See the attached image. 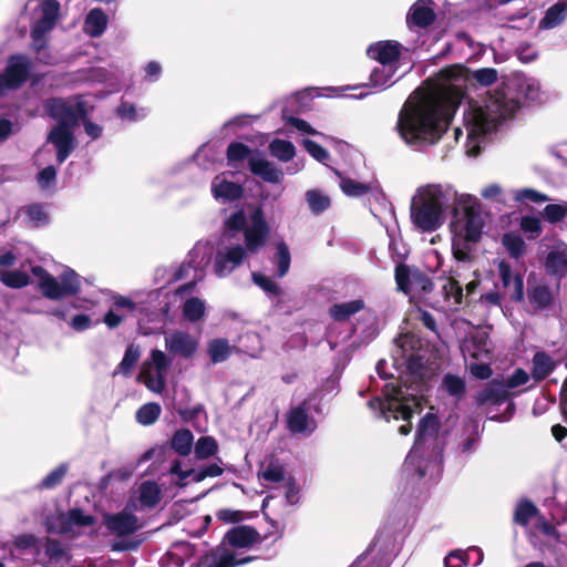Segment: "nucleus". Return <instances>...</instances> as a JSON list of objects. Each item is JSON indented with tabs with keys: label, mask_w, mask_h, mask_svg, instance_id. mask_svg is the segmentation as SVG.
<instances>
[{
	"label": "nucleus",
	"mask_w": 567,
	"mask_h": 567,
	"mask_svg": "<svg viewBox=\"0 0 567 567\" xmlns=\"http://www.w3.org/2000/svg\"><path fill=\"white\" fill-rule=\"evenodd\" d=\"M567 13V0H558L548 8L544 18L539 21L538 29L550 30L561 24Z\"/></svg>",
	"instance_id": "c85d7f7f"
},
{
	"label": "nucleus",
	"mask_w": 567,
	"mask_h": 567,
	"mask_svg": "<svg viewBox=\"0 0 567 567\" xmlns=\"http://www.w3.org/2000/svg\"><path fill=\"white\" fill-rule=\"evenodd\" d=\"M489 362L491 360H475V362L470 364L471 373L477 379H488L492 375Z\"/></svg>",
	"instance_id": "338daca9"
},
{
	"label": "nucleus",
	"mask_w": 567,
	"mask_h": 567,
	"mask_svg": "<svg viewBox=\"0 0 567 567\" xmlns=\"http://www.w3.org/2000/svg\"><path fill=\"white\" fill-rule=\"evenodd\" d=\"M462 352L465 358L473 360H491L492 343L484 331H476L466 338L462 344Z\"/></svg>",
	"instance_id": "dca6fc26"
},
{
	"label": "nucleus",
	"mask_w": 567,
	"mask_h": 567,
	"mask_svg": "<svg viewBox=\"0 0 567 567\" xmlns=\"http://www.w3.org/2000/svg\"><path fill=\"white\" fill-rule=\"evenodd\" d=\"M472 554L476 555V560L474 561V566H478L482 564L484 559V553L478 547H470L466 550H454L451 551L444 559L445 567H464L471 563Z\"/></svg>",
	"instance_id": "bb28decb"
},
{
	"label": "nucleus",
	"mask_w": 567,
	"mask_h": 567,
	"mask_svg": "<svg viewBox=\"0 0 567 567\" xmlns=\"http://www.w3.org/2000/svg\"><path fill=\"white\" fill-rule=\"evenodd\" d=\"M269 227L261 208L249 216L244 212L234 213L225 220V231L216 248L213 270L224 278L238 268L247 254H257L266 244Z\"/></svg>",
	"instance_id": "7ed1b4c3"
},
{
	"label": "nucleus",
	"mask_w": 567,
	"mask_h": 567,
	"mask_svg": "<svg viewBox=\"0 0 567 567\" xmlns=\"http://www.w3.org/2000/svg\"><path fill=\"white\" fill-rule=\"evenodd\" d=\"M402 45L396 41H380L371 44L368 55L380 64H394L401 55Z\"/></svg>",
	"instance_id": "412c9836"
},
{
	"label": "nucleus",
	"mask_w": 567,
	"mask_h": 567,
	"mask_svg": "<svg viewBox=\"0 0 567 567\" xmlns=\"http://www.w3.org/2000/svg\"><path fill=\"white\" fill-rule=\"evenodd\" d=\"M434 19L435 13L431 0H417L408 13V22L420 28L430 25Z\"/></svg>",
	"instance_id": "a878e982"
},
{
	"label": "nucleus",
	"mask_w": 567,
	"mask_h": 567,
	"mask_svg": "<svg viewBox=\"0 0 567 567\" xmlns=\"http://www.w3.org/2000/svg\"><path fill=\"white\" fill-rule=\"evenodd\" d=\"M278 276L284 277L290 267V252L285 243L277 245Z\"/></svg>",
	"instance_id": "052dcab7"
},
{
	"label": "nucleus",
	"mask_w": 567,
	"mask_h": 567,
	"mask_svg": "<svg viewBox=\"0 0 567 567\" xmlns=\"http://www.w3.org/2000/svg\"><path fill=\"white\" fill-rule=\"evenodd\" d=\"M512 195L514 200L518 203L532 202L540 204L550 200V198L546 194H543L533 188L514 189L512 190Z\"/></svg>",
	"instance_id": "49530a36"
},
{
	"label": "nucleus",
	"mask_w": 567,
	"mask_h": 567,
	"mask_svg": "<svg viewBox=\"0 0 567 567\" xmlns=\"http://www.w3.org/2000/svg\"><path fill=\"white\" fill-rule=\"evenodd\" d=\"M461 193L447 183H431L416 188L410 207L411 221L423 233L439 229L449 210L454 213Z\"/></svg>",
	"instance_id": "20e7f679"
},
{
	"label": "nucleus",
	"mask_w": 567,
	"mask_h": 567,
	"mask_svg": "<svg viewBox=\"0 0 567 567\" xmlns=\"http://www.w3.org/2000/svg\"><path fill=\"white\" fill-rule=\"evenodd\" d=\"M498 272L503 287L507 289L511 298L520 301L524 298V281L519 275H514L509 264L502 260L498 262Z\"/></svg>",
	"instance_id": "4be33fe9"
},
{
	"label": "nucleus",
	"mask_w": 567,
	"mask_h": 567,
	"mask_svg": "<svg viewBox=\"0 0 567 567\" xmlns=\"http://www.w3.org/2000/svg\"><path fill=\"white\" fill-rule=\"evenodd\" d=\"M243 192L241 185L230 181L226 173L217 175L212 181V194L218 202L227 203L236 200L241 197Z\"/></svg>",
	"instance_id": "a211bd4d"
},
{
	"label": "nucleus",
	"mask_w": 567,
	"mask_h": 567,
	"mask_svg": "<svg viewBox=\"0 0 567 567\" xmlns=\"http://www.w3.org/2000/svg\"><path fill=\"white\" fill-rule=\"evenodd\" d=\"M212 252V247L209 243H197L194 248L189 252L190 262L194 264L196 268L204 267L208 264V256Z\"/></svg>",
	"instance_id": "de8ad7c7"
},
{
	"label": "nucleus",
	"mask_w": 567,
	"mask_h": 567,
	"mask_svg": "<svg viewBox=\"0 0 567 567\" xmlns=\"http://www.w3.org/2000/svg\"><path fill=\"white\" fill-rule=\"evenodd\" d=\"M164 343L165 349L172 355L184 359L193 358L199 348V339L182 330L166 333L164 337Z\"/></svg>",
	"instance_id": "4468645a"
},
{
	"label": "nucleus",
	"mask_w": 567,
	"mask_h": 567,
	"mask_svg": "<svg viewBox=\"0 0 567 567\" xmlns=\"http://www.w3.org/2000/svg\"><path fill=\"white\" fill-rule=\"evenodd\" d=\"M540 85L535 79L519 78L489 94L484 104L471 103L464 113L466 153L476 156L482 140L493 132L502 120L512 116L524 101L540 100Z\"/></svg>",
	"instance_id": "f03ea898"
},
{
	"label": "nucleus",
	"mask_w": 567,
	"mask_h": 567,
	"mask_svg": "<svg viewBox=\"0 0 567 567\" xmlns=\"http://www.w3.org/2000/svg\"><path fill=\"white\" fill-rule=\"evenodd\" d=\"M134 508H137V505L134 499H130L120 513L104 515L106 529L111 535L118 538L113 545L115 550H130L138 546V542L127 538L142 527L138 518L132 513Z\"/></svg>",
	"instance_id": "9d476101"
},
{
	"label": "nucleus",
	"mask_w": 567,
	"mask_h": 567,
	"mask_svg": "<svg viewBox=\"0 0 567 567\" xmlns=\"http://www.w3.org/2000/svg\"><path fill=\"white\" fill-rule=\"evenodd\" d=\"M444 295L451 307H457L463 299V290L460 284L453 278L447 279L443 286Z\"/></svg>",
	"instance_id": "8fccbe9b"
},
{
	"label": "nucleus",
	"mask_w": 567,
	"mask_h": 567,
	"mask_svg": "<svg viewBox=\"0 0 567 567\" xmlns=\"http://www.w3.org/2000/svg\"><path fill=\"white\" fill-rule=\"evenodd\" d=\"M117 115L128 122H135L146 116V112L144 110H137L134 104L123 102L116 110Z\"/></svg>",
	"instance_id": "6e6d98bb"
},
{
	"label": "nucleus",
	"mask_w": 567,
	"mask_h": 567,
	"mask_svg": "<svg viewBox=\"0 0 567 567\" xmlns=\"http://www.w3.org/2000/svg\"><path fill=\"white\" fill-rule=\"evenodd\" d=\"M269 151L272 156L281 162H289L296 154L295 145L291 142L279 138L269 144Z\"/></svg>",
	"instance_id": "58836bf2"
},
{
	"label": "nucleus",
	"mask_w": 567,
	"mask_h": 567,
	"mask_svg": "<svg viewBox=\"0 0 567 567\" xmlns=\"http://www.w3.org/2000/svg\"><path fill=\"white\" fill-rule=\"evenodd\" d=\"M481 196L486 200L502 203V204L505 203V200H506V194H505L504 189L502 188V186L498 184L486 185L481 190Z\"/></svg>",
	"instance_id": "680f3d73"
},
{
	"label": "nucleus",
	"mask_w": 567,
	"mask_h": 567,
	"mask_svg": "<svg viewBox=\"0 0 567 567\" xmlns=\"http://www.w3.org/2000/svg\"><path fill=\"white\" fill-rule=\"evenodd\" d=\"M28 223L32 226H40L47 223L48 216L40 205H32L25 209Z\"/></svg>",
	"instance_id": "69168bd1"
},
{
	"label": "nucleus",
	"mask_w": 567,
	"mask_h": 567,
	"mask_svg": "<svg viewBox=\"0 0 567 567\" xmlns=\"http://www.w3.org/2000/svg\"><path fill=\"white\" fill-rule=\"evenodd\" d=\"M342 192L348 196H362L370 190V186L364 183H359L353 179L342 178L340 182Z\"/></svg>",
	"instance_id": "4d7b16f0"
},
{
	"label": "nucleus",
	"mask_w": 567,
	"mask_h": 567,
	"mask_svg": "<svg viewBox=\"0 0 567 567\" xmlns=\"http://www.w3.org/2000/svg\"><path fill=\"white\" fill-rule=\"evenodd\" d=\"M27 8L33 10V25L31 29V38L33 48L38 52V56L45 63H52L51 60H44L42 56H47L44 49L45 40L44 35L50 32L59 17L60 4L55 0H30Z\"/></svg>",
	"instance_id": "1a4fd4ad"
},
{
	"label": "nucleus",
	"mask_w": 567,
	"mask_h": 567,
	"mask_svg": "<svg viewBox=\"0 0 567 567\" xmlns=\"http://www.w3.org/2000/svg\"><path fill=\"white\" fill-rule=\"evenodd\" d=\"M554 360L544 352H537L533 359L532 374L536 380L547 378L554 370Z\"/></svg>",
	"instance_id": "72a5a7b5"
},
{
	"label": "nucleus",
	"mask_w": 567,
	"mask_h": 567,
	"mask_svg": "<svg viewBox=\"0 0 567 567\" xmlns=\"http://www.w3.org/2000/svg\"><path fill=\"white\" fill-rule=\"evenodd\" d=\"M107 22L109 19L104 11L102 9L95 8L87 13L83 30L87 35L97 38L101 37L106 30Z\"/></svg>",
	"instance_id": "c756f323"
},
{
	"label": "nucleus",
	"mask_w": 567,
	"mask_h": 567,
	"mask_svg": "<svg viewBox=\"0 0 567 567\" xmlns=\"http://www.w3.org/2000/svg\"><path fill=\"white\" fill-rule=\"evenodd\" d=\"M396 72L394 64H379L370 74L369 86L377 91L384 90L394 83L393 76Z\"/></svg>",
	"instance_id": "cd10ccee"
},
{
	"label": "nucleus",
	"mask_w": 567,
	"mask_h": 567,
	"mask_svg": "<svg viewBox=\"0 0 567 567\" xmlns=\"http://www.w3.org/2000/svg\"><path fill=\"white\" fill-rule=\"evenodd\" d=\"M161 412L159 404L146 403L136 411V421L142 425H151L157 421Z\"/></svg>",
	"instance_id": "79ce46f5"
},
{
	"label": "nucleus",
	"mask_w": 567,
	"mask_h": 567,
	"mask_svg": "<svg viewBox=\"0 0 567 567\" xmlns=\"http://www.w3.org/2000/svg\"><path fill=\"white\" fill-rule=\"evenodd\" d=\"M45 525L50 533L73 538L93 533L94 518L81 509H72L68 513H55L48 516Z\"/></svg>",
	"instance_id": "9b49d317"
},
{
	"label": "nucleus",
	"mask_w": 567,
	"mask_h": 567,
	"mask_svg": "<svg viewBox=\"0 0 567 567\" xmlns=\"http://www.w3.org/2000/svg\"><path fill=\"white\" fill-rule=\"evenodd\" d=\"M498 73L493 68H483L473 72V79L483 86H488L496 82Z\"/></svg>",
	"instance_id": "e2e57ef3"
},
{
	"label": "nucleus",
	"mask_w": 567,
	"mask_h": 567,
	"mask_svg": "<svg viewBox=\"0 0 567 567\" xmlns=\"http://www.w3.org/2000/svg\"><path fill=\"white\" fill-rule=\"evenodd\" d=\"M545 268L549 275L559 278L567 274V244L560 239L554 240L548 247Z\"/></svg>",
	"instance_id": "f3484780"
},
{
	"label": "nucleus",
	"mask_w": 567,
	"mask_h": 567,
	"mask_svg": "<svg viewBox=\"0 0 567 567\" xmlns=\"http://www.w3.org/2000/svg\"><path fill=\"white\" fill-rule=\"evenodd\" d=\"M207 351L213 363H219L230 355L231 347L226 339H214L208 342Z\"/></svg>",
	"instance_id": "e433bc0d"
},
{
	"label": "nucleus",
	"mask_w": 567,
	"mask_h": 567,
	"mask_svg": "<svg viewBox=\"0 0 567 567\" xmlns=\"http://www.w3.org/2000/svg\"><path fill=\"white\" fill-rule=\"evenodd\" d=\"M31 272L37 280L38 288L48 299L59 300L76 295L81 289L80 276L69 267L64 268L59 280L41 266H33Z\"/></svg>",
	"instance_id": "6e6552de"
},
{
	"label": "nucleus",
	"mask_w": 567,
	"mask_h": 567,
	"mask_svg": "<svg viewBox=\"0 0 567 567\" xmlns=\"http://www.w3.org/2000/svg\"><path fill=\"white\" fill-rule=\"evenodd\" d=\"M252 280L267 295H269V296L280 295V291H281L280 287L271 278H269L262 274H259V272H252Z\"/></svg>",
	"instance_id": "bf43d9fd"
},
{
	"label": "nucleus",
	"mask_w": 567,
	"mask_h": 567,
	"mask_svg": "<svg viewBox=\"0 0 567 567\" xmlns=\"http://www.w3.org/2000/svg\"><path fill=\"white\" fill-rule=\"evenodd\" d=\"M475 241H472L467 239V237L458 236L457 234H453V240H452V250L454 257L458 261H465L467 260L471 251V244H474Z\"/></svg>",
	"instance_id": "09e8293b"
},
{
	"label": "nucleus",
	"mask_w": 567,
	"mask_h": 567,
	"mask_svg": "<svg viewBox=\"0 0 567 567\" xmlns=\"http://www.w3.org/2000/svg\"><path fill=\"white\" fill-rule=\"evenodd\" d=\"M307 203L315 214H320L329 208L330 198L320 190H308L306 193Z\"/></svg>",
	"instance_id": "a18cd8bd"
},
{
	"label": "nucleus",
	"mask_w": 567,
	"mask_h": 567,
	"mask_svg": "<svg viewBox=\"0 0 567 567\" xmlns=\"http://www.w3.org/2000/svg\"><path fill=\"white\" fill-rule=\"evenodd\" d=\"M364 308V302L361 299H355L342 303L333 305L329 313L337 321H344L351 316L361 311Z\"/></svg>",
	"instance_id": "7c9ffc66"
},
{
	"label": "nucleus",
	"mask_w": 567,
	"mask_h": 567,
	"mask_svg": "<svg viewBox=\"0 0 567 567\" xmlns=\"http://www.w3.org/2000/svg\"><path fill=\"white\" fill-rule=\"evenodd\" d=\"M47 113L60 124H74L78 117L74 107L62 99H52L45 103Z\"/></svg>",
	"instance_id": "393cba45"
},
{
	"label": "nucleus",
	"mask_w": 567,
	"mask_h": 567,
	"mask_svg": "<svg viewBox=\"0 0 567 567\" xmlns=\"http://www.w3.org/2000/svg\"><path fill=\"white\" fill-rule=\"evenodd\" d=\"M161 497L162 491L157 483L145 481L137 487L130 499H134L137 505V508H134V511H142L155 507L159 503Z\"/></svg>",
	"instance_id": "aec40b11"
},
{
	"label": "nucleus",
	"mask_w": 567,
	"mask_h": 567,
	"mask_svg": "<svg viewBox=\"0 0 567 567\" xmlns=\"http://www.w3.org/2000/svg\"><path fill=\"white\" fill-rule=\"evenodd\" d=\"M417 343V340L414 338V336L405 333L401 334L395 340V347L393 350V355L395 359H402L404 361H410L414 357V348Z\"/></svg>",
	"instance_id": "2f4dec72"
},
{
	"label": "nucleus",
	"mask_w": 567,
	"mask_h": 567,
	"mask_svg": "<svg viewBox=\"0 0 567 567\" xmlns=\"http://www.w3.org/2000/svg\"><path fill=\"white\" fill-rule=\"evenodd\" d=\"M45 557L50 567H62L66 561V554L61 544L52 539L45 543Z\"/></svg>",
	"instance_id": "c9c22d12"
},
{
	"label": "nucleus",
	"mask_w": 567,
	"mask_h": 567,
	"mask_svg": "<svg viewBox=\"0 0 567 567\" xmlns=\"http://www.w3.org/2000/svg\"><path fill=\"white\" fill-rule=\"evenodd\" d=\"M218 452L217 441L212 436H202L195 443V457L197 460H206Z\"/></svg>",
	"instance_id": "ea45409f"
},
{
	"label": "nucleus",
	"mask_w": 567,
	"mask_h": 567,
	"mask_svg": "<svg viewBox=\"0 0 567 567\" xmlns=\"http://www.w3.org/2000/svg\"><path fill=\"white\" fill-rule=\"evenodd\" d=\"M258 533L248 526H238L230 529L224 537L223 546L231 548H247L257 543Z\"/></svg>",
	"instance_id": "5701e85b"
},
{
	"label": "nucleus",
	"mask_w": 567,
	"mask_h": 567,
	"mask_svg": "<svg viewBox=\"0 0 567 567\" xmlns=\"http://www.w3.org/2000/svg\"><path fill=\"white\" fill-rule=\"evenodd\" d=\"M249 167L255 175L260 176L268 183L277 184L284 178L282 171L260 155L249 157Z\"/></svg>",
	"instance_id": "b1692460"
},
{
	"label": "nucleus",
	"mask_w": 567,
	"mask_h": 567,
	"mask_svg": "<svg viewBox=\"0 0 567 567\" xmlns=\"http://www.w3.org/2000/svg\"><path fill=\"white\" fill-rule=\"evenodd\" d=\"M442 389L458 401L465 393V382L461 377L446 374L442 381Z\"/></svg>",
	"instance_id": "a19ab883"
},
{
	"label": "nucleus",
	"mask_w": 567,
	"mask_h": 567,
	"mask_svg": "<svg viewBox=\"0 0 567 567\" xmlns=\"http://www.w3.org/2000/svg\"><path fill=\"white\" fill-rule=\"evenodd\" d=\"M0 280L9 288L19 289L30 284L29 276L21 270L3 271L0 274Z\"/></svg>",
	"instance_id": "37998d69"
},
{
	"label": "nucleus",
	"mask_w": 567,
	"mask_h": 567,
	"mask_svg": "<svg viewBox=\"0 0 567 567\" xmlns=\"http://www.w3.org/2000/svg\"><path fill=\"white\" fill-rule=\"evenodd\" d=\"M72 124H59L48 135V142L56 150V159L62 164L75 148V138L71 131Z\"/></svg>",
	"instance_id": "2eb2a0df"
},
{
	"label": "nucleus",
	"mask_w": 567,
	"mask_h": 567,
	"mask_svg": "<svg viewBox=\"0 0 567 567\" xmlns=\"http://www.w3.org/2000/svg\"><path fill=\"white\" fill-rule=\"evenodd\" d=\"M437 417L427 413L420 422L416 437L403 467V476L413 485L425 477L433 478L441 471L442 449L437 442Z\"/></svg>",
	"instance_id": "39448f33"
},
{
	"label": "nucleus",
	"mask_w": 567,
	"mask_h": 567,
	"mask_svg": "<svg viewBox=\"0 0 567 567\" xmlns=\"http://www.w3.org/2000/svg\"><path fill=\"white\" fill-rule=\"evenodd\" d=\"M288 429L292 433L309 435L316 427V421L309 415L306 403L295 406L287 415Z\"/></svg>",
	"instance_id": "6ab92c4d"
},
{
	"label": "nucleus",
	"mask_w": 567,
	"mask_h": 567,
	"mask_svg": "<svg viewBox=\"0 0 567 567\" xmlns=\"http://www.w3.org/2000/svg\"><path fill=\"white\" fill-rule=\"evenodd\" d=\"M467 80L466 70L453 65L416 89L399 114L400 137L415 148L435 144L461 104Z\"/></svg>",
	"instance_id": "f257e3e1"
},
{
	"label": "nucleus",
	"mask_w": 567,
	"mask_h": 567,
	"mask_svg": "<svg viewBox=\"0 0 567 567\" xmlns=\"http://www.w3.org/2000/svg\"><path fill=\"white\" fill-rule=\"evenodd\" d=\"M111 300V308L120 313L126 312V317L133 316L135 311L138 309V305L134 302L131 298L125 296L114 295Z\"/></svg>",
	"instance_id": "603ef678"
},
{
	"label": "nucleus",
	"mask_w": 567,
	"mask_h": 567,
	"mask_svg": "<svg viewBox=\"0 0 567 567\" xmlns=\"http://www.w3.org/2000/svg\"><path fill=\"white\" fill-rule=\"evenodd\" d=\"M537 515V508L530 502H522L515 511V522L526 526L527 523Z\"/></svg>",
	"instance_id": "5fc2aeb1"
},
{
	"label": "nucleus",
	"mask_w": 567,
	"mask_h": 567,
	"mask_svg": "<svg viewBox=\"0 0 567 567\" xmlns=\"http://www.w3.org/2000/svg\"><path fill=\"white\" fill-rule=\"evenodd\" d=\"M455 220L452 225L453 234L478 241L484 228V217L477 197L461 193L454 210Z\"/></svg>",
	"instance_id": "0eeeda50"
},
{
	"label": "nucleus",
	"mask_w": 567,
	"mask_h": 567,
	"mask_svg": "<svg viewBox=\"0 0 567 567\" xmlns=\"http://www.w3.org/2000/svg\"><path fill=\"white\" fill-rule=\"evenodd\" d=\"M68 472V465L61 464L51 471L40 483L41 488H53L62 482Z\"/></svg>",
	"instance_id": "13d9d810"
},
{
	"label": "nucleus",
	"mask_w": 567,
	"mask_h": 567,
	"mask_svg": "<svg viewBox=\"0 0 567 567\" xmlns=\"http://www.w3.org/2000/svg\"><path fill=\"white\" fill-rule=\"evenodd\" d=\"M528 299L535 310H543L553 302V293L548 287L538 285L528 291Z\"/></svg>",
	"instance_id": "473e14b6"
},
{
	"label": "nucleus",
	"mask_w": 567,
	"mask_h": 567,
	"mask_svg": "<svg viewBox=\"0 0 567 567\" xmlns=\"http://www.w3.org/2000/svg\"><path fill=\"white\" fill-rule=\"evenodd\" d=\"M503 245L513 258H519L525 252V241L523 238L514 233H508L503 236Z\"/></svg>",
	"instance_id": "c03bdc74"
},
{
	"label": "nucleus",
	"mask_w": 567,
	"mask_h": 567,
	"mask_svg": "<svg viewBox=\"0 0 567 567\" xmlns=\"http://www.w3.org/2000/svg\"><path fill=\"white\" fill-rule=\"evenodd\" d=\"M171 365V360L162 350H153L150 358L144 361L138 381L150 391L162 393L165 388V375Z\"/></svg>",
	"instance_id": "f8f14e48"
},
{
	"label": "nucleus",
	"mask_w": 567,
	"mask_h": 567,
	"mask_svg": "<svg viewBox=\"0 0 567 567\" xmlns=\"http://www.w3.org/2000/svg\"><path fill=\"white\" fill-rule=\"evenodd\" d=\"M384 394V400L377 398L369 401L370 409L386 421L393 419L408 422L399 427L401 435H408L412 430L411 417L422 411V395L410 392V388L406 385L390 384L385 386Z\"/></svg>",
	"instance_id": "423d86ee"
},
{
	"label": "nucleus",
	"mask_w": 567,
	"mask_h": 567,
	"mask_svg": "<svg viewBox=\"0 0 567 567\" xmlns=\"http://www.w3.org/2000/svg\"><path fill=\"white\" fill-rule=\"evenodd\" d=\"M567 216V203L549 204L543 210V217L550 224L561 221Z\"/></svg>",
	"instance_id": "864d4df0"
},
{
	"label": "nucleus",
	"mask_w": 567,
	"mask_h": 567,
	"mask_svg": "<svg viewBox=\"0 0 567 567\" xmlns=\"http://www.w3.org/2000/svg\"><path fill=\"white\" fill-rule=\"evenodd\" d=\"M260 477L270 483L280 482L285 478L284 467L279 464L271 463L261 471Z\"/></svg>",
	"instance_id": "0e129e2a"
},
{
	"label": "nucleus",
	"mask_w": 567,
	"mask_h": 567,
	"mask_svg": "<svg viewBox=\"0 0 567 567\" xmlns=\"http://www.w3.org/2000/svg\"><path fill=\"white\" fill-rule=\"evenodd\" d=\"M224 468H223V462L219 461L218 463H212L208 465H204L198 470H195L193 473V482L199 483L203 482L207 477H218L223 475Z\"/></svg>",
	"instance_id": "3c124183"
},
{
	"label": "nucleus",
	"mask_w": 567,
	"mask_h": 567,
	"mask_svg": "<svg viewBox=\"0 0 567 567\" xmlns=\"http://www.w3.org/2000/svg\"><path fill=\"white\" fill-rule=\"evenodd\" d=\"M31 61L23 54L10 56L3 75H0V96L22 85L29 75Z\"/></svg>",
	"instance_id": "ddd939ff"
},
{
	"label": "nucleus",
	"mask_w": 567,
	"mask_h": 567,
	"mask_svg": "<svg viewBox=\"0 0 567 567\" xmlns=\"http://www.w3.org/2000/svg\"><path fill=\"white\" fill-rule=\"evenodd\" d=\"M205 301L199 298L190 297L184 301L183 315L190 322L200 320L205 315Z\"/></svg>",
	"instance_id": "4c0bfd02"
},
{
	"label": "nucleus",
	"mask_w": 567,
	"mask_h": 567,
	"mask_svg": "<svg viewBox=\"0 0 567 567\" xmlns=\"http://www.w3.org/2000/svg\"><path fill=\"white\" fill-rule=\"evenodd\" d=\"M194 443V435L187 429L178 430L172 439V447L182 456H187Z\"/></svg>",
	"instance_id": "f704fd0d"
},
{
	"label": "nucleus",
	"mask_w": 567,
	"mask_h": 567,
	"mask_svg": "<svg viewBox=\"0 0 567 567\" xmlns=\"http://www.w3.org/2000/svg\"><path fill=\"white\" fill-rule=\"evenodd\" d=\"M520 228L530 237H537L542 233L540 219L535 216H525L520 220Z\"/></svg>",
	"instance_id": "774afa93"
}]
</instances>
